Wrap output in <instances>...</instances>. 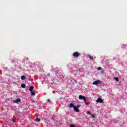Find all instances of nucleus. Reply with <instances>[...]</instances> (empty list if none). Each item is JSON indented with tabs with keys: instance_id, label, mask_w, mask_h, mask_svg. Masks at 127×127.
Listing matches in <instances>:
<instances>
[{
	"instance_id": "obj_1",
	"label": "nucleus",
	"mask_w": 127,
	"mask_h": 127,
	"mask_svg": "<svg viewBox=\"0 0 127 127\" xmlns=\"http://www.w3.org/2000/svg\"><path fill=\"white\" fill-rule=\"evenodd\" d=\"M80 56H81V54L78 52H75L72 54V56L74 57H78Z\"/></svg>"
},
{
	"instance_id": "obj_2",
	"label": "nucleus",
	"mask_w": 127,
	"mask_h": 127,
	"mask_svg": "<svg viewBox=\"0 0 127 127\" xmlns=\"http://www.w3.org/2000/svg\"><path fill=\"white\" fill-rule=\"evenodd\" d=\"M102 81H101V80H98L97 81H94L92 83V85H96V86H97V85H99V84H101Z\"/></svg>"
},
{
	"instance_id": "obj_3",
	"label": "nucleus",
	"mask_w": 127,
	"mask_h": 127,
	"mask_svg": "<svg viewBox=\"0 0 127 127\" xmlns=\"http://www.w3.org/2000/svg\"><path fill=\"white\" fill-rule=\"evenodd\" d=\"M79 100H84V102H86V100H87L86 96H83L82 95L79 96Z\"/></svg>"
},
{
	"instance_id": "obj_4",
	"label": "nucleus",
	"mask_w": 127,
	"mask_h": 127,
	"mask_svg": "<svg viewBox=\"0 0 127 127\" xmlns=\"http://www.w3.org/2000/svg\"><path fill=\"white\" fill-rule=\"evenodd\" d=\"M13 102V103H20V102H21V99L18 98L17 99L14 100Z\"/></svg>"
},
{
	"instance_id": "obj_5",
	"label": "nucleus",
	"mask_w": 127,
	"mask_h": 127,
	"mask_svg": "<svg viewBox=\"0 0 127 127\" xmlns=\"http://www.w3.org/2000/svg\"><path fill=\"white\" fill-rule=\"evenodd\" d=\"M73 110L75 112H76V113H79L80 112V110H79V109L76 107V106L74 107Z\"/></svg>"
},
{
	"instance_id": "obj_6",
	"label": "nucleus",
	"mask_w": 127,
	"mask_h": 127,
	"mask_svg": "<svg viewBox=\"0 0 127 127\" xmlns=\"http://www.w3.org/2000/svg\"><path fill=\"white\" fill-rule=\"evenodd\" d=\"M97 103H103V99L101 98H98L97 100Z\"/></svg>"
},
{
	"instance_id": "obj_7",
	"label": "nucleus",
	"mask_w": 127,
	"mask_h": 127,
	"mask_svg": "<svg viewBox=\"0 0 127 127\" xmlns=\"http://www.w3.org/2000/svg\"><path fill=\"white\" fill-rule=\"evenodd\" d=\"M74 104H72V103H70L69 105V108H73V109H74V107H75V106H74Z\"/></svg>"
},
{
	"instance_id": "obj_8",
	"label": "nucleus",
	"mask_w": 127,
	"mask_h": 127,
	"mask_svg": "<svg viewBox=\"0 0 127 127\" xmlns=\"http://www.w3.org/2000/svg\"><path fill=\"white\" fill-rule=\"evenodd\" d=\"M33 89H34V87L33 86H31L29 88L30 92H32V91H33Z\"/></svg>"
},
{
	"instance_id": "obj_9",
	"label": "nucleus",
	"mask_w": 127,
	"mask_h": 127,
	"mask_svg": "<svg viewBox=\"0 0 127 127\" xmlns=\"http://www.w3.org/2000/svg\"><path fill=\"white\" fill-rule=\"evenodd\" d=\"M21 80H25V76L22 75V76L21 77Z\"/></svg>"
},
{
	"instance_id": "obj_10",
	"label": "nucleus",
	"mask_w": 127,
	"mask_h": 127,
	"mask_svg": "<svg viewBox=\"0 0 127 127\" xmlns=\"http://www.w3.org/2000/svg\"><path fill=\"white\" fill-rule=\"evenodd\" d=\"M22 87V88H23V89H24V88H25V87H26V85H25V84H23L21 85V86Z\"/></svg>"
},
{
	"instance_id": "obj_11",
	"label": "nucleus",
	"mask_w": 127,
	"mask_h": 127,
	"mask_svg": "<svg viewBox=\"0 0 127 127\" xmlns=\"http://www.w3.org/2000/svg\"><path fill=\"white\" fill-rule=\"evenodd\" d=\"M36 122H37V123H39V122H40V119L39 118L36 119Z\"/></svg>"
},
{
	"instance_id": "obj_12",
	"label": "nucleus",
	"mask_w": 127,
	"mask_h": 127,
	"mask_svg": "<svg viewBox=\"0 0 127 127\" xmlns=\"http://www.w3.org/2000/svg\"><path fill=\"white\" fill-rule=\"evenodd\" d=\"M12 121L13 122V123H16V118L12 119Z\"/></svg>"
},
{
	"instance_id": "obj_13",
	"label": "nucleus",
	"mask_w": 127,
	"mask_h": 127,
	"mask_svg": "<svg viewBox=\"0 0 127 127\" xmlns=\"http://www.w3.org/2000/svg\"><path fill=\"white\" fill-rule=\"evenodd\" d=\"M88 56H89L90 60H93V59L94 58L93 57L91 56V55H89Z\"/></svg>"
},
{
	"instance_id": "obj_14",
	"label": "nucleus",
	"mask_w": 127,
	"mask_h": 127,
	"mask_svg": "<svg viewBox=\"0 0 127 127\" xmlns=\"http://www.w3.org/2000/svg\"><path fill=\"white\" fill-rule=\"evenodd\" d=\"M31 96H35V93L33 92V91H31Z\"/></svg>"
},
{
	"instance_id": "obj_15",
	"label": "nucleus",
	"mask_w": 127,
	"mask_h": 127,
	"mask_svg": "<svg viewBox=\"0 0 127 127\" xmlns=\"http://www.w3.org/2000/svg\"><path fill=\"white\" fill-rule=\"evenodd\" d=\"M97 70H98V71H100V70H102V67H98L97 68Z\"/></svg>"
},
{
	"instance_id": "obj_16",
	"label": "nucleus",
	"mask_w": 127,
	"mask_h": 127,
	"mask_svg": "<svg viewBox=\"0 0 127 127\" xmlns=\"http://www.w3.org/2000/svg\"><path fill=\"white\" fill-rule=\"evenodd\" d=\"M80 107H81V105H77V106H76V108H77V109H79Z\"/></svg>"
},
{
	"instance_id": "obj_17",
	"label": "nucleus",
	"mask_w": 127,
	"mask_h": 127,
	"mask_svg": "<svg viewBox=\"0 0 127 127\" xmlns=\"http://www.w3.org/2000/svg\"><path fill=\"white\" fill-rule=\"evenodd\" d=\"M115 80H116V81H117V82H119V77H115Z\"/></svg>"
},
{
	"instance_id": "obj_18",
	"label": "nucleus",
	"mask_w": 127,
	"mask_h": 127,
	"mask_svg": "<svg viewBox=\"0 0 127 127\" xmlns=\"http://www.w3.org/2000/svg\"><path fill=\"white\" fill-rule=\"evenodd\" d=\"M70 127H75V126L73 125H70Z\"/></svg>"
},
{
	"instance_id": "obj_19",
	"label": "nucleus",
	"mask_w": 127,
	"mask_h": 127,
	"mask_svg": "<svg viewBox=\"0 0 127 127\" xmlns=\"http://www.w3.org/2000/svg\"><path fill=\"white\" fill-rule=\"evenodd\" d=\"M85 103H86V105H89V102H87V100H86V102H85Z\"/></svg>"
},
{
	"instance_id": "obj_20",
	"label": "nucleus",
	"mask_w": 127,
	"mask_h": 127,
	"mask_svg": "<svg viewBox=\"0 0 127 127\" xmlns=\"http://www.w3.org/2000/svg\"><path fill=\"white\" fill-rule=\"evenodd\" d=\"M92 117L93 118H95V115H92Z\"/></svg>"
},
{
	"instance_id": "obj_21",
	"label": "nucleus",
	"mask_w": 127,
	"mask_h": 127,
	"mask_svg": "<svg viewBox=\"0 0 127 127\" xmlns=\"http://www.w3.org/2000/svg\"><path fill=\"white\" fill-rule=\"evenodd\" d=\"M47 101L48 102H50V99H48Z\"/></svg>"
},
{
	"instance_id": "obj_22",
	"label": "nucleus",
	"mask_w": 127,
	"mask_h": 127,
	"mask_svg": "<svg viewBox=\"0 0 127 127\" xmlns=\"http://www.w3.org/2000/svg\"><path fill=\"white\" fill-rule=\"evenodd\" d=\"M87 114H91V113L90 112L88 111Z\"/></svg>"
}]
</instances>
